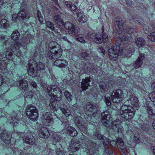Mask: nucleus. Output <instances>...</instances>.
<instances>
[{
  "mask_svg": "<svg viewBox=\"0 0 155 155\" xmlns=\"http://www.w3.org/2000/svg\"><path fill=\"white\" fill-rule=\"evenodd\" d=\"M58 148L56 150V154L57 155H64V150H61L60 148L57 146L56 147Z\"/></svg>",
  "mask_w": 155,
  "mask_h": 155,
  "instance_id": "nucleus-42",
  "label": "nucleus"
},
{
  "mask_svg": "<svg viewBox=\"0 0 155 155\" xmlns=\"http://www.w3.org/2000/svg\"><path fill=\"white\" fill-rule=\"evenodd\" d=\"M127 50V52L128 53L126 56L127 58H129L133 54L132 53H134L135 50V48L132 46L131 45L128 46Z\"/></svg>",
  "mask_w": 155,
  "mask_h": 155,
  "instance_id": "nucleus-34",
  "label": "nucleus"
},
{
  "mask_svg": "<svg viewBox=\"0 0 155 155\" xmlns=\"http://www.w3.org/2000/svg\"><path fill=\"white\" fill-rule=\"evenodd\" d=\"M26 113L27 116L32 120L35 121L38 119V111L35 106L30 104L27 105L26 107Z\"/></svg>",
  "mask_w": 155,
  "mask_h": 155,
  "instance_id": "nucleus-9",
  "label": "nucleus"
},
{
  "mask_svg": "<svg viewBox=\"0 0 155 155\" xmlns=\"http://www.w3.org/2000/svg\"><path fill=\"white\" fill-rule=\"evenodd\" d=\"M135 43L139 48L143 47L146 44V41L143 38L139 37L135 40Z\"/></svg>",
  "mask_w": 155,
  "mask_h": 155,
  "instance_id": "nucleus-28",
  "label": "nucleus"
},
{
  "mask_svg": "<svg viewBox=\"0 0 155 155\" xmlns=\"http://www.w3.org/2000/svg\"><path fill=\"white\" fill-rule=\"evenodd\" d=\"M152 126L153 128L155 130V120L153 121Z\"/></svg>",
  "mask_w": 155,
  "mask_h": 155,
  "instance_id": "nucleus-63",
  "label": "nucleus"
},
{
  "mask_svg": "<svg viewBox=\"0 0 155 155\" xmlns=\"http://www.w3.org/2000/svg\"><path fill=\"white\" fill-rule=\"evenodd\" d=\"M104 26L102 27V32L101 35L95 34L93 31L89 32L87 34V36L89 38L93 39L94 41L97 44H99L104 42L107 43L108 41V37L107 34L104 31Z\"/></svg>",
  "mask_w": 155,
  "mask_h": 155,
  "instance_id": "nucleus-7",
  "label": "nucleus"
},
{
  "mask_svg": "<svg viewBox=\"0 0 155 155\" xmlns=\"http://www.w3.org/2000/svg\"><path fill=\"white\" fill-rule=\"evenodd\" d=\"M21 29L15 30L13 32L11 38L13 41H9V38L1 33L0 31V42L3 43L4 46H8L12 48H5L4 52L0 53V78H3L2 74L5 75H14L16 65H21L25 66L28 70V74L32 78H37L38 74L42 73L45 76L50 78H55L53 71V66L45 65V57H47L54 62V64L59 68H64L68 64V62L61 58L62 50L59 44L55 41H51L49 44V51L47 52L39 45L32 48L31 51L33 55L28 60L26 57L28 42H30L33 35H27V40L21 43L16 41L21 34H24V30Z\"/></svg>",
  "mask_w": 155,
  "mask_h": 155,
  "instance_id": "nucleus-1",
  "label": "nucleus"
},
{
  "mask_svg": "<svg viewBox=\"0 0 155 155\" xmlns=\"http://www.w3.org/2000/svg\"><path fill=\"white\" fill-rule=\"evenodd\" d=\"M112 128L113 130L121 125V122L119 120H116L112 122Z\"/></svg>",
  "mask_w": 155,
  "mask_h": 155,
  "instance_id": "nucleus-38",
  "label": "nucleus"
},
{
  "mask_svg": "<svg viewBox=\"0 0 155 155\" xmlns=\"http://www.w3.org/2000/svg\"><path fill=\"white\" fill-rule=\"evenodd\" d=\"M86 110L89 115H94L96 114L98 111V108L95 105L89 102L87 103L86 105Z\"/></svg>",
  "mask_w": 155,
  "mask_h": 155,
  "instance_id": "nucleus-16",
  "label": "nucleus"
},
{
  "mask_svg": "<svg viewBox=\"0 0 155 155\" xmlns=\"http://www.w3.org/2000/svg\"><path fill=\"white\" fill-rule=\"evenodd\" d=\"M78 107V106L77 104H75L72 105L71 106V109L74 111H75L76 110Z\"/></svg>",
  "mask_w": 155,
  "mask_h": 155,
  "instance_id": "nucleus-57",
  "label": "nucleus"
},
{
  "mask_svg": "<svg viewBox=\"0 0 155 155\" xmlns=\"http://www.w3.org/2000/svg\"><path fill=\"white\" fill-rule=\"evenodd\" d=\"M67 133L72 137L77 135L78 133L75 128L71 127H68L67 128Z\"/></svg>",
  "mask_w": 155,
  "mask_h": 155,
  "instance_id": "nucleus-32",
  "label": "nucleus"
},
{
  "mask_svg": "<svg viewBox=\"0 0 155 155\" xmlns=\"http://www.w3.org/2000/svg\"><path fill=\"white\" fill-rule=\"evenodd\" d=\"M60 108L66 117H68L71 114V112L70 110L65 104L60 105Z\"/></svg>",
  "mask_w": 155,
  "mask_h": 155,
  "instance_id": "nucleus-27",
  "label": "nucleus"
},
{
  "mask_svg": "<svg viewBox=\"0 0 155 155\" xmlns=\"http://www.w3.org/2000/svg\"><path fill=\"white\" fill-rule=\"evenodd\" d=\"M63 3L69 10L72 11H75L77 9L76 6L70 2L64 1Z\"/></svg>",
  "mask_w": 155,
  "mask_h": 155,
  "instance_id": "nucleus-31",
  "label": "nucleus"
},
{
  "mask_svg": "<svg viewBox=\"0 0 155 155\" xmlns=\"http://www.w3.org/2000/svg\"><path fill=\"white\" fill-rule=\"evenodd\" d=\"M90 78H85L83 79L81 82V88L82 91H84L87 89L88 87L90 86L89 83L90 82Z\"/></svg>",
  "mask_w": 155,
  "mask_h": 155,
  "instance_id": "nucleus-30",
  "label": "nucleus"
},
{
  "mask_svg": "<svg viewBox=\"0 0 155 155\" xmlns=\"http://www.w3.org/2000/svg\"><path fill=\"white\" fill-rule=\"evenodd\" d=\"M149 97L152 101L155 102V91H153L150 93Z\"/></svg>",
  "mask_w": 155,
  "mask_h": 155,
  "instance_id": "nucleus-43",
  "label": "nucleus"
},
{
  "mask_svg": "<svg viewBox=\"0 0 155 155\" xmlns=\"http://www.w3.org/2000/svg\"><path fill=\"white\" fill-rule=\"evenodd\" d=\"M101 90L102 93H105L108 87L104 82H100L98 83Z\"/></svg>",
  "mask_w": 155,
  "mask_h": 155,
  "instance_id": "nucleus-35",
  "label": "nucleus"
},
{
  "mask_svg": "<svg viewBox=\"0 0 155 155\" xmlns=\"http://www.w3.org/2000/svg\"><path fill=\"white\" fill-rule=\"evenodd\" d=\"M106 141H107L108 143L113 147H115L116 146H117V144L120 146V148H124L125 147L124 145V143L122 139L120 138H118L116 139V141L112 140H109L108 139H106Z\"/></svg>",
  "mask_w": 155,
  "mask_h": 155,
  "instance_id": "nucleus-18",
  "label": "nucleus"
},
{
  "mask_svg": "<svg viewBox=\"0 0 155 155\" xmlns=\"http://www.w3.org/2000/svg\"><path fill=\"white\" fill-rule=\"evenodd\" d=\"M145 57L144 54H140L137 60L134 62L131 65H132L133 68L137 69L140 67L143 63V60Z\"/></svg>",
  "mask_w": 155,
  "mask_h": 155,
  "instance_id": "nucleus-19",
  "label": "nucleus"
},
{
  "mask_svg": "<svg viewBox=\"0 0 155 155\" xmlns=\"http://www.w3.org/2000/svg\"><path fill=\"white\" fill-rule=\"evenodd\" d=\"M54 18L55 22L59 26L61 24H62V23L63 21V19L60 15H56L54 17Z\"/></svg>",
  "mask_w": 155,
  "mask_h": 155,
  "instance_id": "nucleus-36",
  "label": "nucleus"
},
{
  "mask_svg": "<svg viewBox=\"0 0 155 155\" xmlns=\"http://www.w3.org/2000/svg\"><path fill=\"white\" fill-rule=\"evenodd\" d=\"M146 127H144V126L143 125L142 126V129L144 131L146 132H147L149 130V127L148 126H146Z\"/></svg>",
  "mask_w": 155,
  "mask_h": 155,
  "instance_id": "nucleus-58",
  "label": "nucleus"
},
{
  "mask_svg": "<svg viewBox=\"0 0 155 155\" xmlns=\"http://www.w3.org/2000/svg\"><path fill=\"white\" fill-rule=\"evenodd\" d=\"M20 135H24L23 137V139L24 141L27 143L29 144L33 145L35 142V140L34 137L31 134H24V133H21L20 134Z\"/></svg>",
  "mask_w": 155,
  "mask_h": 155,
  "instance_id": "nucleus-20",
  "label": "nucleus"
},
{
  "mask_svg": "<svg viewBox=\"0 0 155 155\" xmlns=\"http://www.w3.org/2000/svg\"><path fill=\"white\" fill-rule=\"evenodd\" d=\"M52 1L54 2L55 3V5H58V0H51Z\"/></svg>",
  "mask_w": 155,
  "mask_h": 155,
  "instance_id": "nucleus-62",
  "label": "nucleus"
},
{
  "mask_svg": "<svg viewBox=\"0 0 155 155\" xmlns=\"http://www.w3.org/2000/svg\"><path fill=\"white\" fill-rule=\"evenodd\" d=\"M81 57L88 60L89 62L93 63L92 65L88 66L87 62H83L81 61L79 63V65L75 66L77 69H78L81 71L87 73L94 74L97 73V71L99 68V66L101 64L102 62V59L98 56L96 55L92 56L91 54L87 53L86 52H82L80 55Z\"/></svg>",
  "mask_w": 155,
  "mask_h": 155,
  "instance_id": "nucleus-4",
  "label": "nucleus"
},
{
  "mask_svg": "<svg viewBox=\"0 0 155 155\" xmlns=\"http://www.w3.org/2000/svg\"><path fill=\"white\" fill-rule=\"evenodd\" d=\"M129 19L130 22L133 25L138 24L141 25L145 33L147 34H149L148 37V39L152 42H155V32L153 30V28L155 29L154 27H152L151 25V29L148 25V23L143 20L141 16L137 15L136 14L131 15L130 17H129Z\"/></svg>",
  "mask_w": 155,
  "mask_h": 155,
  "instance_id": "nucleus-5",
  "label": "nucleus"
},
{
  "mask_svg": "<svg viewBox=\"0 0 155 155\" xmlns=\"http://www.w3.org/2000/svg\"><path fill=\"white\" fill-rule=\"evenodd\" d=\"M12 137L10 133L6 132L4 125L0 126V138L3 142L7 144L9 143Z\"/></svg>",
  "mask_w": 155,
  "mask_h": 155,
  "instance_id": "nucleus-12",
  "label": "nucleus"
},
{
  "mask_svg": "<svg viewBox=\"0 0 155 155\" xmlns=\"http://www.w3.org/2000/svg\"><path fill=\"white\" fill-rule=\"evenodd\" d=\"M97 51L100 53H101L103 54V55H104L106 53V51L102 47H99L97 49Z\"/></svg>",
  "mask_w": 155,
  "mask_h": 155,
  "instance_id": "nucleus-54",
  "label": "nucleus"
},
{
  "mask_svg": "<svg viewBox=\"0 0 155 155\" xmlns=\"http://www.w3.org/2000/svg\"><path fill=\"white\" fill-rule=\"evenodd\" d=\"M60 26L61 28H64L68 30V33L72 37L76 38L78 36L79 28L71 22L67 21L64 23L63 21L62 24H61Z\"/></svg>",
  "mask_w": 155,
  "mask_h": 155,
  "instance_id": "nucleus-8",
  "label": "nucleus"
},
{
  "mask_svg": "<svg viewBox=\"0 0 155 155\" xmlns=\"http://www.w3.org/2000/svg\"><path fill=\"white\" fill-rule=\"evenodd\" d=\"M31 85L34 88L36 87L37 86V84L35 82H32L31 84Z\"/></svg>",
  "mask_w": 155,
  "mask_h": 155,
  "instance_id": "nucleus-59",
  "label": "nucleus"
},
{
  "mask_svg": "<svg viewBox=\"0 0 155 155\" xmlns=\"http://www.w3.org/2000/svg\"><path fill=\"white\" fill-rule=\"evenodd\" d=\"M114 24L116 29V34L118 40V43H116L108 50L110 58L115 61L118 56L123 55V47L127 46V44L132 41L131 34L135 31L133 26L129 25L124 28V22L122 18L119 16L115 18Z\"/></svg>",
  "mask_w": 155,
  "mask_h": 155,
  "instance_id": "nucleus-2",
  "label": "nucleus"
},
{
  "mask_svg": "<svg viewBox=\"0 0 155 155\" xmlns=\"http://www.w3.org/2000/svg\"><path fill=\"white\" fill-rule=\"evenodd\" d=\"M16 84L18 86L21 87L22 91H24V92H25V91H27L28 90V82L26 80H22L19 81Z\"/></svg>",
  "mask_w": 155,
  "mask_h": 155,
  "instance_id": "nucleus-23",
  "label": "nucleus"
},
{
  "mask_svg": "<svg viewBox=\"0 0 155 155\" xmlns=\"http://www.w3.org/2000/svg\"><path fill=\"white\" fill-rule=\"evenodd\" d=\"M134 107L138 106L139 102L137 98L135 96L133 95H130V96L129 100H127Z\"/></svg>",
  "mask_w": 155,
  "mask_h": 155,
  "instance_id": "nucleus-25",
  "label": "nucleus"
},
{
  "mask_svg": "<svg viewBox=\"0 0 155 155\" xmlns=\"http://www.w3.org/2000/svg\"><path fill=\"white\" fill-rule=\"evenodd\" d=\"M46 25L47 29L52 31H54V25L50 21H47L46 22Z\"/></svg>",
  "mask_w": 155,
  "mask_h": 155,
  "instance_id": "nucleus-39",
  "label": "nucleus"
},
{
  "mask_svg": "<svg viewBox=\"0 0 155 155\" xmlns=\"http://www.w3.org/2000/svg\"><path fill=\"white\" fill-rule=\"evenodd\" d=\"M48 94L51 97H55L57 101H61L62 95L61 92L58 87L52 85L48 87L47 88Z\"/></svg>",
  "mask_w": 155,
  "mask_h": 155,
  "instance_id": "nucleus-10",
  "label": "nucleus"
},
{
  "mask_svg": "<svg viewBox=\"0 0 155 155\" xmlns=\"http://www.w3.org/2000/svg\"><path fill=\"white\" fill-rule=\"evenodd\" d=\"M94 148H93V147L91 149H90L89 150V152L90 153L91 155H92V154L94 155L95 153H97V150L94 149Z\"/></svg>",
  "mask_w": 155,
  "mask_h": 155,
  "instance_id": "nucleus-55",
  "label": "nucleus"
},
{
  "mask_svg": "<svg viewBox=\"0 0 155 155\" xmlns=\"http://www.w3.org/2000/svg\"><path fill=\"white\" fill-rule=\"evenodd\" d=\"M151 87L153 89H155V81L153 82L152 84Z\"/></svg>",
  "mask_w": 155,
  "mask_h": 155,
  "instance_id": "nucleus-60",
  "label": "nucleus"
},
{
  "mask_svg": "<svg viewBox=\"0 0 155 155\" xmlns=\"http://www.w3.org/2000/svg\"><path fill=\"white\" fill-rule=\"evenodd\" d=\"M76 16V19L81 23H85L87 21V17L81 12L77 13Z\"/></svg>",
  "mask_w": 155,
  "mask_h": 155,
  "instance_id": "nucleus-24",
  "label": "nucleus"
},
{
  "mask_svg": "<svg viewBox=\"0 0 155 155\" xmlns=\"http://www.w3.org/2000/svg\"><path fill=\"white\" fill-rule=\"evenodd\" d=\"M62 101H57V98L55 97H51V98L50 100V103L49 106L50 108L54 111H56L58 109V104L59 102L60 103Z\"/></svg>",
  "mask_w": 155,
  "mask_h": 155,
  "instance_id": "nucleus-21",
  "label": "nucleus"
},
{
  "mask_svg": "<svg viewBox=\"0 0 155 155\" xmlns=\"http://www.w3.org/2000/svg\"><path fill=\"white\" fill-rule=\"evenodd\" d=\"M104 101L107 106H110L111 104L110 97H109L105 96Z\"/></svg>",
  "mask_w": 155,
  "mask_h": 155,
  "instance_id": "nucleus-44",
  "label": "nucleus"
},
{
  "mask_svg": "<svg viewBox=\"0 0 155 155\" xmlns=\"http://www.w3.org/2000/svg\"><path fill=\"white\" fill-rule=\"evenodd\" d=\"M101 122L103 124L104 126H105L106 127H108L110 126V122H109L108 121H107L106 120H102Z\"/></svg>",
  "mask_w": 155,
  "mask_h": 155,
  "instance_id": "nucleus-51",
  "label": "nucleus"
},
{
  "mask_svg": "<svg viewBox=\"0 0 155 155\" xmlns=\"http://www.w3.org/2000/svg\"><path fill=\"white\" fill-rule=\"evenodd\" d=\"M144 2V1H141V2H142V4L139 3L137 4V5H135V4H134V5H133L134 8H132V6H130V8L132 10L134 9V10H135L136 11L135 12H137L136 11V10L137 9L139 10V11H140L141 12H142V13L144 14V13H145L146 11L147 10V7H148V5H145L144 3H145Z\"/></svg>",
  "mask_w": 155,
  "mask_h": 155,
  "instance_id": "nucleus-15",
  "label": "nucleus"
},
{
  "mask_svg": "<svg viewBox=\"0 0 155 155\" xmlns=\"http://www.w3.org/2000/svg\"><path fill=\"white\" fill-rule=\"evenodd\" d=\"M139 135L138 133L136 132L134 134V141L136 143H138L140 141Z\"/></svg>",
  "mask_w": 155,
  "mask_h": 155,
  "instance_id": "nucleus-41",
  "label": "nucleus"
},
{
  "mask_svg": "<svg viewBox=\"0 0 155 155\" xmlns=\"http://www.w3.org/2000/svg\"><path fill=\"white\" fill-rule=\"evenodd\" d=\"M52 116V114L48 112L45 113L42 115V120L45 125L50 126L53 124L54 120Z\"/></svg>",
  "mask_w": 155,
  "mask_h": 155,
  "instance_id": "nucleus-13",
  "label": "nucleus"
},
{
  "mask_svg": "<svg viewBox=\"0 0 155 155\" xmlns=\"http://www.w3.org/2000/svg\"><path fill=\"white\" fill-rule=\"evenodd\" d=\"M112 117L108 111L106 110L101 114V120H106L109 122L112 121Z\"/></svg>",
  "mask_w": 155,
  "mask_h": 155,
  "instance_id": "nucleus-26",
  "label": "nucleus"
},
{
  "mask_svg": "<svg viewBox=\"0 0 155 155\" xmlns=\"http://www.w3.org/2000/svg\"><path fill=\"white\" fill-rule=\"evenodd\" d=\"M102 142L104 146H105V151L106 153L110 155L112 153V151H111V150H110L108 147H106V143L105 142L104 140Z\"/></svg>",
  "mask_w": 155,
  "mask_h": 155,
  "instance_id": "nucleus-45",
  "label": "nucleus"
},
{
  "mask_svg": "<svg viewBox=\"0 0 155 155\" xmlns=\"http://www.w3.org/2000/svg\"><path fill=\"white\" fill-rule=\"evenodd\" d=\"M78 36L77 37V38ZM74 38H75V37H73ZM76 38V40L77 41H78L82 43L83 44L85 43L86 41L84 40V38L82 37H80L78 38Z\"/></svg>",
  "mask_w": 155,
  "mask_h": 155,
  "instance_id": "nucleus-48",
  "label": "nucleus"
},
{
  "mask_svg": "<svg viewBox=\"0 0 155 155\" xmlns=\"http://www.w3.org/2000/svg\"><path fill=\"white\" fill-rule=\"evenodd\" d=\"M111 97L112 102L116 103H120L125 97L123 91L120 89L114 90L111 94Z\"/></svg>",
  "mask_w": 155,
  "mask_h": 155,
  "instance_id": "nucleus-11",
  "label": "nucleus"
},
{
  "mask_svg": "<svg viewBox=\"0 0 155 155\" xmlns=\"http://www.w3.org/2000/svg\"><path fill=\"white\" fill-rule=\"evenodd\" d=\"M113 130H114L115 131L118 133H123L124 131V128L123 127L120 125V126L117 127V128H115Z\"/></svg>",
  "mask_w": 155,
  "mask_h": 155,
  "instance_id": "nucleus-46",
  "label": "nucleus"
},
{
  "mask_svg": "<svg viewBox=\"0 0 155 155\" xmlns=\"http://www.w3.org/2000/svg\"><path fill=\"white\" fill-rule=\"evenodd\" d=\"M153 153L154 155H155V146L153 147Z\"/></svg>",
  "mask_w": 155,
  "mask_h": 155,
  "instance_id": "nucleus-64",
  "label": "nucleus"
},
{
  "mask_svg": "<svg viewBox=\"0 0 155 155\" xmlns=\"http://www.w3.org/2000/svg\"><path fill=\"white\" fill-rule=\"evenodd\" d=\"M125 2L127 5L128 6H132V7L134 8V7L133 6L134 5V4L132 3V0H125Z\"/></svg>",
  "mask_w": 155,
  "mask_h": 155,
  "instance_id": "nucleus-50",
  "label": "nucleus"
},
{
  "mask_svg": "<svg viewBox=\"0 0 155 155\" xmlns=\"http://www.w3.org/2000/svg\"><path fill=\"white\" fill-rule=\"evenodd\" d=\"M38 135L40 137L46 139L49 137L50 133L47 128L43 127L39 130Z\"/></svg>",
  "mask_w": 155,
  "mask_h": 155,
  "instance_id": "nucleus-22",
  "label": "nucleus"
},
{
  "mask_svg": "<svg viewBox=\"0 0 155 155\" xmlns=\"http://www.w3.org/2000/svg\"><path fill=\"white\" fill-rule=\"evenodd\" d=\"M37 17L41 24L44 23V18L41 12L38 10L37 11Z\"/></svg>",
  "mask_w": 155,
  "mask_h": 155,
  "instance_id": "nucleus-37",
  "label": "nucleus"
},
{
  "mask_svg": "<svg viewBox=\"0 0 155 155\" xmlns=\"http://www.w3.org/2000/svg\"><path fill=\"white\" fill-rule=\"evenodd\" d=\"M41 85L44 88H45L46 87V86L45 87V86H46L47 84L45 83H44V84H43L42 82L41 83Z\"/></svg>",
  "mask_w": 155,
  "mask_h": 155,
  "instance_id": "nucleus-61",
  "label": "nucleus"
},
{
  "mask_svg": "<svg viewBox=\"0 0 155 155\" xmlns=\"http://www.w3.org/2000/svg\"><path fill=\"white\" fill-rule=\"evenodd\" d=\"M28 0H0V19L1 17L4 16L5 14L4 12L5 8H12L15 6V2L16 6L18 5H21L22 9L17 14L13 15H12V19L13 21L17 20L18 17L23 18V20L25 19L28 20L30 17V14L28 13L25 8L27 6ZM9 26L8 21L5 19H2L0 23V28L7 29Z\"/></svg>",
  "mask_w": 155,
  "mask_h": 155,
  "instance_id": "nucleus-3",
  "label": "nucleus"
},
{
  "mask_svg": "<svg viewBox=\"0 0 155 155\" xmlns=\"http://www.w3.org/2000/svg\"><path fill=\"white\" fill-rule=\"evenodd\" d=\"M146 110L148 112L149 114H152L153 110L151 107L147 106L146 107Z\"/></svg>",
  "mask_w": 155,
  "mask_h": 155,
  "instance_id": "nucleus-56",
  "label": "nucleus"
},
{
  "mask_svg": "<svg viewBox=\"0 0 155 155\" xmlns=\"http://www.w3.org/2000/svg\"><path fill=\"white\" fill-rule=\"evenodd\" d=\"M120 149L122 152V155H127V150L124 147V148L120 147Z\"/></svg>",
  "mask_w": 155,
  "mask_h": 155,
  "instance_id": "nucleus-53",
  "label": "nucleus"
},
{
  "mask_svg": "<svg viewBox=\"0 0 155 155\" xmlns=\"http://www.w3.org/2000/svg\"><path fill=\"white\" fill-rule=\"evenodd\" d=\"M119 113L120 118L122 120L129 121L134 116L135 111L132 106L124 104L121 107Z\"/></svg>",
  "mask_w": 155,
  "mask_h": 155,
  "instance_id": "nucleus-6",
  "label": "nucleus"
},
{
  "mask_svg": "<svg viewBox=\"0 0 155 155\" xmlns=\"http://www.w3.org/2000/svg\"><path fill=\"white\" fill-rule=\"evenodd\" d=\"M12 117H11V120L10 119H9L8 121L10 124H15V123H18L19 120V118L18 117V115L16 114L15 113V112H14L12 114Z\"/></svg>",
  "mask_w": 155,
  "mask_h": 155,
  "instance_id": "nucleus-33",
  "label": "nucleus"
},
{
  "mask_svg": "<svg viewBox=\"0 0 155 155\" xmlns=\"http://www.w3.org/2000/svg\"><path fill=\"white\" fill-rule=\"evenodd\" d=\"M94 135L99 140H102L103 139L102 136L101 135L99 132L98 131L94 132Z\"/></svg>",
  "mask_w": 155,
  "mask_h": 155,
  "instance_id": "nucleus-47",
  "label": "nucleus"
},
{
  "mask_svg": "<svg viewBox=\"0 0 155 155\" xmlns=\"http://www.w3.org/2000/svg\"><path fill=\"white\" fill-rule=\"evenodd\" d=\"M62 39L66 42H67L71 46H72L73 45V43L71 42L67 38L66 36H64L62 38Z\"/></svg>",
  "mask_w": 155,
  "mask_h": 155,
  "instance_id": "nucleus-52",
  "label": "nucleus"
},
{
  "mask_svg": "<svg viewBox=\"0 0 155 155\" xmlns=\"http://www.w3.org/2000/svg\"><path fill=\"white\" fill-rule=\"evenodd\" d=\"M53 138L54 141V144L55 145L56 147L58 146L59 147H61V146L60 142L61 140V137L58 134H55L53 135Z\"/></svg>",
  "mask_w": 155,
  "mask_h": 155,
  "instance_id": "nucleus-29",
  "label": "nucleus"
},
{
  "mask_svg": "<svg viewBox=\"0 0 155 155\" xmlns=\"http://www.w3.org/2000/svg\"><path fill=\"white\" fill-rule=\"evenodd\" d=\"M74 122L77 126L82 131H85L87 128L86 124L84 119L79 116L75 117Z\"/></svg>",
  "mask_w": 155,
  "mask_h": 155,
  "instance_id": "nucleus-14",
  "label": "nucleus"
},
{
  "mask_svg": "<svg viewBox=\"0 0 155 155\" xmlns=\"http://www.w3.org/2000/svg\"><path fill=\"white\" fill-rule=\"evenodd\" d=\"M150 67L151 70H152V76H153V77H154L155 76V64H152V65H150Z\"/></svg>",
  "mask_w": 155,
  "mask_h": 155,
  "instance_id": "nucleus-49",
  "label": "nucleus"
},
{
  "mask_svg": "<svg viewBox=\"0 0 155 155\" xmlns=\"http://www.w3.org/2000/svg\"><path fill=\"white\" fill-rule=\"evenodd\" d=\"M80 145V141L77 139L72 140L69 145V149L72 152H74L78 151Z\"/></svg>",
  "mask_w": 155,
  "mask_h": 155,
  "instance_id": "nucleus-17",
  "label": "nucleus"
},
{
  "mask_svg": "<svg viewBox=\"0 0 155 155\" xmlns=\"http://www.w3.org/2000/svg\"><path fill=\"white\" fill-rule=\"evenodd\" d=\"M64 94L67 99L69 101H71L72 100V97L71 93L67 90H65L64 91Z\"/></svg>",
  "mask_w": 155,
  "mask_h": 155,
  "instance_id": "nucleus-40",
  "label": "nucleus"
}]
</instances>
